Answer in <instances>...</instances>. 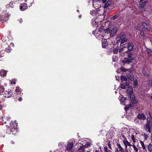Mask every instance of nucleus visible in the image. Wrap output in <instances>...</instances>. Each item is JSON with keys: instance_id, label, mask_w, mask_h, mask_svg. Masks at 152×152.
I'll return each mask as SVG.
<instances>
[{"instance_id": "obj_44", "label": "nucleus", "mask_w": 152, "mask_h": 152, "mask_svg": "<svg viewBox=\"0 0 152 152\" xmlns=\"http://www.w3.org/2000/svg\"><path fill=\"white\" fill-rule=\"evenodd\" d=\"M118 17V15H115L112 17V19L113 20H115L116 18H117Z\"/></svg>"}, {"instance_id": "obj_3", "label": "nucleus", "mask_w": 152, "mask_h": 152, "mask_svg": "<svg viewBox=\"0 0 152 152\" xmlns=\"http://www.w3.org/2000/svg\"><path fill=\"white\" fill-rule=\"evenodd\" d=\"M124 52L125 53H127L128 57L130 60H134V57L132 54V53L131 52L128 51V50L126 51H124Z\"/></svg>"}, {"instance_id": "obj_58", "label": "nucleus", "mask_w": 152, "mask_h": 152, "mask_svg": "<svg viewBox=\"0 0 152 152\" xmlns=\"http://www.w3.org/2000/svg\"><path fill=\"white\" fill-rule=\"evenodd\" d=\"M82 152H85L84 151H83ZM86 152H90L89 151H87Z\"/></svg>"}, {"instance_id": "obj_48", "label": "nucleus", "mask_w": 152, "mask_h": 152, "mask_svg": "<svg viewBox=\"0 0 152 152\" xmlns=\"http://www.w3.org/2000/svg\"><path fill=\"white\" fill-rule=\"evenodd\" d=\"M22 98L21 97H20L18 99V101H21L22 100Z\"/></svg>"}, {"instance_id": "obj_39", "label": "nucleus", "mask_w": 152, "mask_h": 152, "mask_svg": "<svg viewBox=\"0 0 152 152\" xmlns=\"http://www.w3.org/2000/svg\"><path fill=\"white\" fill-rule=\"evenodd\" d=\"M140 143L141 144L142 148L144 149H145V147L143 142H142L141 140H140Z\"/></svg>"}, {"instance_id": "obj_23", "label": "nucleus", "mask_w": 152, "mask_h": 152, "mask_svg": "<svg viewBox=\"0 0 152 152\" xmlns=\"http://www.w3.org/2000/svg\"><path fill=\"white\" fill-rule=\"evenodd\" d=\"M117 145L118 147L119 151L120 152H123L124 151V149L121 147L120 144H117Z\"/></svg>"}, {"instance_id": "obj_47", "label": "nucleus", "mask_w": 152, "mask_h": 152, "mask_svg": "<svg viewBox=\"0 0 152 152\" xmlns=\"http://www.w3.org/2000/svg\"><path fill=\"white\" fill-rule=\"evenodd\" d=\"M18 21L19 22V23H21L23 21V20H22V19L20 18L19 20H18Z\"/></svg>"}, {"instance_id": "obj_64", "label": "nucleus", "mask_w": 152, "mask_h": 152, "mask_svg": "<svg viewBox=\"0 0 152 152\" xmlns=\"http://www.w3.org/2000/svg\"><path fill=\"white\" fill-rule=\"evenodd\" d=\"M77 11L78 12H79V11L78 10H77Z\"/></svg>"}, {"instance_id": "obj_37", "label": "nucleus", "mask_w": 152, "mask_h": 152, "mask_svg": "<svg viewBox=\"0 0 152 152\" xmlns=\"http://www.w3.org/2000/svg\"><path fill=\"white\" fill-rule=\"evenodd\" d=\"M104 29V26H102L99 28V31L101 32H102Z\"/></svg>"}, {"instance_id": "obj_11", "label": "nucleus", "mask_w": 152, "mask_h": 152, "mask_svg": "<svg viewBox=\"0 0 152 152\" xmlns=\"http://www.w3.org/2000/svg\"><path fill=\"white\" fill-rule=\"evenodd\" d=\"M9 16L10 15H9L8 13H7L5 15L4 17V19H2V18H1V16L0 15V22L2 20H4L5 22L7 21L9 19Z\"/></svg>"}, {"instance_id": "obj_54", "label": "nucleus", "mask_w": 152, "mask_h": 152, "mask_svg": "<svg viewBox=\"0 0 152 152\" xmlns=\"http://www.w3.org/2000/svg\"><path fill=\"white\" fill-rule=\"evenodd\" d=\"M10 83L11 84L13 83L14 84H15L16 83V82H11Z\"/></svg>"}, {"instance_id": "obj_43", "label": "nucleus", "mask_w": 152, "mask_h": 152, "mask_svg": "<svg viewBox=\"0 0 152 152\" xmlns=\"http://www.w3.org/2000/svg\"><path fill=\"white\" fill-rule=\"evenodd\" d=\"M138 84V82L137 80H135L134 81V83H133V85L134 86H137V84Z\"/></svg>"}, {"instance_id": "obj_45", "label": "nucleus", "mask_w": 152, "mask_h": 152, "mask_svg": "<svg viewBox=\"0 0 152 152\" xmlns=\"http://www.w3.org/2000/svg\"><path fill=\"white\" fill-rule=\"evenodd\" d=\"M126 98L124 97H122L121 99V102H124Z\"/></svg>"}, {"instance_id": "obj_4", "label": "nucleus", "mask_w": 152, "mask_h": 152, "mask_svg": "<svg viewBox=\"0 0 152 152\" xmlns=\"http://www.w3.org/2000/svg\"><path fill=\"white\" fill-rule=\"evenodd\" d=\"M28 8L27 5L25 3L21 4L20 7V10L21 11H24Z\"/></svg>"}, {"instance_id": "obj_27", "label": "nucleus", "mask_w": 152, "mask_h": 152, "mask_svg": "<svg viewBox=\"0 0 152 152\" xmlns=\"http://www.w3.org/2000/svg\"><path fill=\"white\" fill-rule=\"evenodd\" d=\"M150 118L148 117L147 118V122L145 125L151 126V124H150Z\"/></svg>"}, {"instance_id": "obj_35", "label": "nucleus", "mask_w": 152, "mask_h": 152, "mask_svg": "<svg viewBox=\"0 0 152 152\" xmlns=\"http://www.w3.org/2000/svg\"><path fill=\"white\" fill-rule=\"evenodd\" d=\"M121 80L123 81H126L127 78L126 77L124 76H121Z\"/></svg>"}, {"instance_id": "obj_42", "label": "nucleus", "mask_w": 152, "mask_h": 152, "mask_svg": "<svg viewBox=\"0 0 152 152\" xmlns=\"http://www.w3.org/2000/svg\"><path fill=\"white\" fill-rule=\"evenodd\" d=\"M96 12L95 10H92L90 11V14L91 15H93L96 13Z\"/></svg>"}, {"instance_id": "obj_62", "label": "nucleus", "mask_w": 152, "mask_h": 152, "mask_svg": "<svg viewBox=\"0 0 152 152\" xmlns=\"http://www.w3.org/2000/svg\"><path fill=\"white\" fill-rule=\"evenodd\" d=\"M151 84L152 85V80H151Z\"/></svg>"}, {"instance_id": "obj_22", "label": "nucleus", "mask_w": 152, "mask_h": 152, "mask_svg": "<svg viewBox=\"0 0 152 152\" xmlns=\"http://www.w3.org/2000/svg\"><path fill=\"white\" fill-rule=\"evenodd\" d=\"M15 91L16 93L18 94L19 92H21V89L19 87H16Z\"/></svg>"}, {"instance_id": "obj_5", "label": "nucleus", "mask_w": 152, "mask_h": 152, "mask_svg": "<svg viewBox=\"0 0 152 152\" xmlns=\"http://www.w3.org/2000/svg\"><path fill=\"white\" fill-rule=\"evenodd\" d=\"M135 95H132L130 96V99L131 101V103L133 104H136L137 102L138 101L135 99Z\"/></svg>"}, {"instance_id": "obj_14", "label": "nucleus", "mask_w": 152, "mask_h": 152, "mask_svg": "<svg viewBox=\"0 0 152 152\" xmlns=\"http://www.w3.org/2000/svg\"><path fill=\"white\" fill-rule=\"evenodd\" d=\"M132 104V103H131L129 104L128 105H126L124 107V110L126 111H127V110L132 109V107L133 106V105Z\"/></svg>"}, {"instance_id": "obj_30", "label": "nucleus", "mask_w": 152, "mask_h": 152, "mask_svg": "<svg viewBox=\"0 0 152 152\" xmlns=\"http://www.w3.org/2000/svg\"><path fill=\"white\" fill-rule=\"evenodd\" d=\"M125 49H127V48L126 47H124L123 48H120L119 50V53H121L122 52H123L124 53L125 52H124V50Z\"/></svg>"}, {"instance_id": "obj_29", "label": "nucleus", "mask_w": 152, "mask_h": 152, "mask_svg": "<svg viewBox=\"0 0 152 152\" xmlns=\"http://www.w3.org/2000/svg\"><path fill=\"white\" fill-rule=\"evenodd\" d=\"M131 60H129V59L128 58H125L124 61V63L126 64H129L131 62Z\"/></svg>"}, {"instance_id": "obj_60", "label": "nucleus", "mask_w": 152, "mask_h": 152, "mask_svg": "<svg viewBox=\"0 0 152 152\" xmlns=\"http://www.w3.org/2000/svg\"><path fill=\"white\" fill-rule=\"evenodd\" d=\"M12 144H14V142H13L12 141Z\"/></svg>"}, {"instance_id": "obj_17", "label": "nucleus", "mask_w": 152, "mask_h": 152, "mask_svg": "<svg viewBox=\"0 0 152 152\" xmlns=\"http://www.w3.org/2000/svg\"><path fill=\"white\" fill-rule=\"evenodd\" d=\"M7 71L4 70H2L0 72V75L2 77H5L7 75Z\"/></svg>"}, {"instance_id": "obj_20", "label": "nucleus", "mask_w": 152, "mask_h": 152, "mask_svg": "<svg viewBox=\"0 0 152 152\" xmlns=\"http://www.w3.org/2000/svg\"><path fill=\"white\" fill-rule=\"evenodd\" d=\"M73 145V143L72 142H70L67 145V149L68 150H71Z\"/></svg>"}, {"instance_id": "obj_49", "label": "nucleus", "mask_w": 152, "mask_h": 152, "mask_svg": "<svg viewBox=\"0 0 152 152\" xmlns=\"http://www.w3.org/2000/svg\"><path fill=\"white\" fill-rule=\"evenodd\" d=\"M102 1L103 3H105L107 1V0H102Z\"/></svg>"}, {"instance_id": "obj_10", "label": "nucleus", "mask_w": 152, "mask_h": 152, "mask_svg": "<svg viewBox=\"0 0 152 152\" xmlns=\"http://www.w3.org/2000/svg\"><path fill=\"white\" fill-rule=\"evenodd\" d=\"M142 25L145 30H146L147 31H148L149 30L150 28L146 23L142 22Z\"/></svg>"}, {"instance_id": "obj_34", "label": "nucleus", "mask_w": 152, "mask_h": 152, "mask_svg": "<svg viewBox=\"0 0 152 152\" xmlns=\"http://www.w3.org/2000/svg\"><path fill=\"white\" fill-rule=\"evenodd\" d=\"M148 148L150 152H152V143L149 144Z\"/></svg>"}, {"instance_id": "obj_33", "label": "nucleus", "mask_w": 152, "mask_h": 152, "mask_svg": "<svg viewBox=\"0 0 152 152\" xmlns=\"http://www.w3.org/2000/svg\"><path fill=\"white\" fill-rule=\"evenodd\" d=\"M118 47H116L113 49V53L115 54H116L118 53Z\"/></svg>"}, {"instance_id": "obj_50", "label": "nucleus", "mask_w": 152, "mask_h": 152, "mask_svg": "<svg viewBox=\"0 0 152 152\" xmlns=\"http://www.w3.org/2000/svg\"><path fill=\"white\" fill-rule=\"evenodd\" d=\"M125 85H126V87L128 86L129 85V83L126 82V83L125 84Z\"/></svg>"}, {"instance_id": "obj_40", "label": "nucleus", "mask_w": 152, "mask_h": 152, "mask_svg": "<svg viewBox=\"0 0 152 152\" xmlns=\"http://www.w3.org/2000/svg\"><path fill=\"white\" fill-rule=\"evenodd\" d=\"M121 87L122 89H125L126 88V85H125V84H121Z\"/></svg>"}, {"instance_id": "obj_36", "label": "nucleus", "mask_w": 152, "mask_h": 152, "mask_svg": "<svg viewBox=\"0 0 152 152\" xmlns=\"http://www.w3.org/2000/svg\"><path fill=\"white\" fill-rule=\"evenodd\" d=\"M104 152H110V151L108 149L107 146L104 147Z\"/></svg>"}, {"instance_id": "obj_32", "label": "nucleus", "mask_w": 152, "mask_h": 152, "mask_svg": "<svg viewBox=\"0 0 152 152\" xmlns=\"http://www.w3.org/2000/svg\"><path fill=\"white\" fill-rule=\"evenodd\" d=\"M147 50L148 56H151L152 55V51L151 49H147Z\"/></svg>"}, {"instance_id": "obj_16", "label": "nucleus", "mask_w": 152, "mask_h": 152, "mask_svg": "<svg viewBox=\"0 0 152 152\" xmlns=\"http://www.w3.org/2000/svg\"><path fill=\"white\" fill-rule=\"evenodd\" d=\"M137 118L139 119L143 120L145 119L146 118L144 114L142 113L139 114L137 115Z\"/></svg>"}, {"instance_id": "obj_51", "label": "nucleus", "mask_w": 152, "mask_h": 152, "mask_svg": "<svg viewBox=\"0 0 152 152\" xmlns=\"http://www.w3.org/2000/svg\"><path fill=\"white\" fill-rule=\"evenodd\" d=\"M140 34H141V35H142V36L144 35V33L142 32H141Z\"/></svg>"}, {"instance_id": "obj_28", "label": "nucleus", "mask_w": 152, "mask_h": 152, "mask_svg": "<svg viewBox=\"0 0 152 152\" xmlns=\"http://www.w3.org/2000/svg\"><path fill=\"white\" fill-rule=\"evenodd\" d=\"M13 3L12 2H11L8 4L6 5V7L8 8L9 7H11L13 8Z\"/></svg>"}, {"instance_id": "obj_21", "label": "nucleus", "mask_w": 152, "mask_h": 152, "mask_svg": "<svg viewBox=\"0 0 152 152\" xmlns=\"http://www.w3.org/2000/svg\"><path fill=\"white\" fill-rule=\"evenodd\" d=\"M5 91V88L4 86L2 85H0V94H1Z\"/></svg>"}, {"instance_id": "obj_46", "label": "nucleus", "mask_w": 152, "mask_h": 152, "mask_svg": "<svg viewBox=\"0 0 152 152\" xmlns=\"http://www.w3.org/2000/svg\"><path fill=\"white\" fill-rule=\"evenodd\" d=\"M109 148H110V149H112V148L111 147V144H110V142H109L108 143V144H107Z\"/></svg>"}, {"instance_id": "obj_25", "label": "nucleus", "mask_w": 152, "mask_h": 152, "mask_svg": "<svg viewBox=\"0 0 152 152\" xmlns=\"http://www.w3.org/2000/svg\"><path fill=\"white\" fill-rule=\"evenodd\" d=\"M111 2L110 1H108L105 4L104 6V8H107V7L109 6V5L111 4Z\"/></svg>"}, {"instance_id": "obj_6", "label": "nucleus", "mask_w": 152, "mask_h": 152, "mask_svg": "<svg viewBox=\"0 0 152 152\" xmlns=\"http://www.w3.org/2000/svg\"><path fill=\"white\" fill-rule=\"evenodd\" d=\"M131 71L129 72H127L126 73L127 78L131 81L134 80V76L132 74H131L130 72Z\"/></svg>"}, {"instance_id": "obj_2", "label": "nucleus", "mask_w": 152, "mask_h": 152, "mask_svg": "<svg viewBox=\"0 0 152 152\" xmlns=\"http://www.w3.org/2000/svg\"><path fill=\"white\" fill-rule=\"evenodd\" d=\"M119 39H119L118 41L121 42V44L126 42L127 40V39L126 38V35L125 34H121L120 36Z\"/></svg>"}, {"instance_id": "obj_18", "label": "nucleus", "mask_w": 152, "mask_h": 152, "mask_svg": "<svg viewBox=\"0 0 152 152\" xmlns=\"http://www.w3.org/2000/svg\"><path fill=\"white\" fill-rule=\"evenodd\" d=\"M123 142L124 143L126 148L127 147V146H132V145H131L127 140L126 141L123 140Z\"/></svg>"}, {"instance_id": "obj_12", "label": "nucleus", "mask_w": 152, "mask_h": 152, "mask_svg": "<svg viewBox=\"0 0 152 152\" xmlns=\"http://www.w3.org/2000/svg\"><path fill=\"white\" fill-rule=\"evenodd\" d=\"M107 43L106 39H104L102 40V46L103 48H106L107 46Z\"/></svg>"}, {"instance_id": "obj_63", "label": "nucleus", "mask_w": 152, "mask_h": 152, "mask_svg": "<svg viewBox=\"0 0 152 152\" xmlns=\"http://www.w3.org/2000/svg\"><path fill=\"white\" fill-rule=\"evenodd\" d=\"M27 1V0H25V2H26Z\"/></svg>"}, {"instance_id": "obj_15", "label": "nucleus", "mask_w": 152, "mask_h": 152, "mask_svg": "<svg viewBox=\"0 0 152 152\" xmlns=\"http://www.w3.org/2000/svg\"><path fill=\"white\" fill-rule=\"evenodd\" d=\"M148 2V1H145L141 3L139 7V8L141 9L143 8L145 6L146 4Z\"/></svg>"}, {"instance_id": "obj_8", "label": "nucleus", "mask_w": 152, "mask_h": 152, "mask_svg": "<svg viewBox=\"0 0 152 152\" xmlns=\"http://www.w3.org/2000/svg\"><path fill=\"white\" fill-rule=\"evenodd\" d=\"M128 48L127 49L130 51H132L133 50V47L134 46L133 44L132 43H129L127 45Z\"/></svg>"}, {"instance_id": "obj_41", "label": "nucleus", "mask_w": 152, "mask_h": 152, "mask_svg": "<svg viewBox=\"0 0 152 152\" xmlns=\"http://www.w3.org/2000/svg\"><path fill=\"white\" fill-rule=\"evenodd\" d=\"M131 138H132L133 142H135L136 140H135V138H134V135H132L131 136Z\"/></svg>"}, {"instance_id": "obj_56", "label": "nucleus", "mask_w": 152, "mask_h": 152, "mask_svg": "<svg viewBox=\"0 0 152 152\" xmlns=\"http://www.w3.org/2000/svg\"><path fill=\"white\" fill-rule=\"evenodd\" d=\"M95 152H99V151L97 150H96L95 151Z\"/></svg>"}, {"instance_id": "obj_13", "label": "nucleus", "mask_w": 152, "mask_h": 152, "mask_svg": "<svg viewBox=\"0 0 152 152\" xmlns=\"http://www.w3.org/2000/svg\"><path fill=\"white\" fill-rule=\"evenodd\" d=\"M117 28L116 27L113 28L111 31L110 33V35L112 36L114 35L117 31Z\"/></svg>"}, {"instance_id": "obj_52", "label": "nucleus", "mask_w": 152, "mask_h": 152, "mask_svg": "<svg viewBox=\"0 0 152 152\" xmlns=\"http://www.w3.org/2000/svg\"><path fill=\"white\" fill-rule=\"evenodd\" d=\"M115 152H119L118 149H116L115 150Z\"/></svg>"}, {"instance_id": "obj_24", "label": "nucleus", "mask_w": 152, "mask_h": 152, "mask_svg": "<svg viewBox=\"0 0 152 152\" xmlns=\"http://www.w3.org/2000/svg\"><path fill=\"white\" fill-rule=\"evenodd\" d=\"M127 91L128 94L131 96L132 95L133 93V89L132 88H129L127 89Z\"/></svg>"}, {"instance_id": "obj_53", "label": "nucleus", "mask_w": 152, "mask_h": 152, "mask_svg": "<svg viewBox=\"0 0 152 152\" xmlns=\"http://www.w3.org/2000/svg\"><path fill=\"white\" fill-rule=\"evenodd\" d=\"M2 107L1 105H0V110H1V109H2Z\"/></svg>"}, {"instance_id": "obj_59", "label": "nucleus", "mask_w": 152, "mask_h": 152, "mask_svg": "<svg viewBox=\"0 0 152 152\" xmlns=\"http://www.w3.org/2000/svg\"><path fill=\"white\" fill-rule=\"evenodd\" d=\"M143 1V0H140V2H142Z\"/></svg>"}, {"instance_id": "obj_38", "label": "nucleus", "mask_w": 152, "mask_h": 152, "mask_svg": "<svg viewBox=\"0 0 152 152\" xmlns=\"http://www.w3.org/2000/svg\"><path fill=\"white\" fill-rule=\"evenodd\" d=\"M132 146H133L134 150L136 152H137L138 151V149L136 147V146L134 145H132Z\"/></svg>"}, {"instance_id": "obj_31", "label": "nucleus", "mask_w": 152, "mask_h": 152, "mask_svg": "<svg viewBox=\"0 0 152 152\" xmlns=\"http://www.w3.org/2000/svg\"><path fill=\"white\" fill-rule=\"evenodd\" d=\"M142 73L144 75L147 77H149V74L148 73L146 72L144 69L142 70Z\"/></svg>"}, {"instance_id": "obj_57", "label": "nucleus", "mask_w": 152, "mask_h": 152, "mask_svg": "<svg viewBox=\"0 0 152 152\" xmlns=\"http://www.w3.org/2000/svg\"><path fill=\"white\" fill-rule=\"evenodd\" d=\"M81 15H79V18H81Z\"/></svg>"}, {"instance_id": "obj_19", "label": "nucleus", "mask_w": 152, "mask_h": 152, "mask_svg": "<svg viewBox=\"0 0 152 152\" xmlns=\"http://www.w3.org/2000/svg\"><path fill=\"white\" fill-rule=\"evenodd\" d=\"M110 30L109 29V28H107V29H104L102 32L103 33V34H104V35L105 36L108 34V33L110 32Z\"/></svg>"}, {"instance_id": "obj_26", "label": "nucleus", "mask_w": 152, "mask_h": 152, "mask_svg": "<svg viewBox=\"0 0 152 152\" xmlns=\"http://www.w3.org/2000/svg\"><path fill=\"white\" fill-rule=\"evenodd\" d=\"M120 69L121 71L123 72H126V71H128V72H130V71H131L129 69H126L123 67H121L120 68Z\"/></svg>"}, {"instance_id": "obj_1", "label": "nucleus", "mask_w": 152, "mask_h": 152, "mask_svg": "<svg viewBox=\"0 0 152 152\" xmlns=\"http://www.w3.org/2000/svg\"><path fill=\"white\" fill-rule=\"evenodd\" d=\"M10 125L12 128H10V129H8V132L9 130H10L12 134H15L16 133V127H15V125L16 126V124L14 122H11Z\"/></svg>"}, {"instance_id": "obj_55", "label": "nucleus", "mask_w": 152, "mask_h": 152, "mask_svg": "<svg viewBox=\"0 0 152 152\" xmlns=\"http://www.w3.org/2000/svg\"><path fill=\"white\" fill-rule=\"evenodd\" d=\"M122 137H123L124 139V138H125V137L124 135H122Z\"/></svg>"}, {"instance_id": "obj_61", "label": "nucleus", "mask_w": 152, "mask_h": 152, "mask_svg": "<svg viewBox=\"0 0 152 152\" xmlns=\"http://www.w3.org/2000/svg\"><path fill=\"white\" fill-rule=\"evenodd\" d=\"M127 50H128V49H127ZM126 50V49L124 50V51H125Z\"/></svg>"}, {"instance_id": "obj_7", "label": "nucleus", "mask_w": 152, "mask_h": 152, "mask_svg": "<svg viewBox=\"0 0 152 152\" xmlns=\"http://www.w3.org/2000/svg\"><path fill=\"white\" fill-rule=\"evenodd\" d=\"M12 94V93L11 90H10L8 91H6L4 93V97H5L9 98L11 96Z\"/></svg>"}, {"instance_id": "obj_9", "label": "nucleus", "mask_w": 152, "mask_h": 152, "mask_svg": "<svg viewBox=\"0 0 152 152\" xmlns=\"http://www.w3.org/2000/svg\"><path fill=\"white\" fill-rule=\"evenodd\" d=\"M151 126L150 125H145L144 126V127L145 130L147 132H149V133L151 132V128L152 129Z\"/></svg>"}]
</instances>
